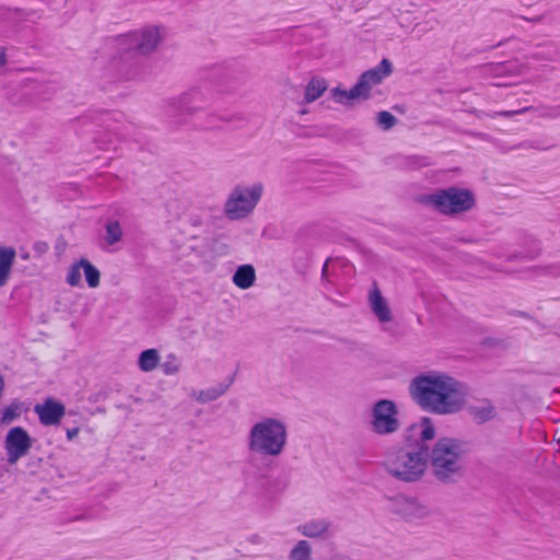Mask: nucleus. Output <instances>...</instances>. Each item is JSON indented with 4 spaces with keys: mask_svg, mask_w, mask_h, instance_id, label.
<instances>
[{
    "mask_svg": "<svg viewBox=\"0 0 560 560\" xmlns=\"http://www.w3.org/2000/svg\"><path fill=\"white\" fill-rule=\"evenodd\" d=\"M408 393L415 405L429 415L453 416L468 407V386L444 370L417 373L409 382Z\"/></svg>",
    "mask_w": 560,
    "mask_h": 560,
    "instance_id": "1",
    "label": "nucleus"
},
{
    "mask_svg": "<svg viewBox=\"0 0 560 560\" xmlns=\"http://www.w3.org/2000/svg\"><path fill=\"white\" fill-rule=\"evenodd\" d=\"M468 448L464 441L452 438H439L428 448V468L441 485L458 483L467 475Z\"/></svg>",
    "mask_w": 560,
    "mask_h": 560,
    "instance_id": "2",
    "label": "nucleus"
},
{
    "mask_svg": "<svg viewBox=\"0 0 560 560\" xmlns=\"http://www.w3.org/2000/svg\"><path fill=\"white\" fill-rule=\"evenodd\" d=\"M287 442V425L277 418H261L250 427L247 435L249 452L260 457H279Z\"/></svg>",
    "mask_w": 560,
    "mask_h": 560,
    "instance_id": "3",
    "label": "nucleus"
},
{
    "mask_svg": "<svg viewBox=\"0 0 560 560\" xmlns=\"http://www.w3.org/2000/svg\"><path fill=\"white\" fill-rule=\"evenodd\" d=\"M384 466L386 471L397 480L419 481L428 470V447L422 444H410L398 448L388 454Z\"/></svg>",
    "mask_w": 560,
    "mask_h": 560,
    "instance_id": "4",
    "label": "nucleus"
},
{
    "mask_svg": "<svg viewBox=\"0 0 560 560\" xmlns=\"http://www.w3.org/2000/svg\"><path fill=\"white\" fill-rule=\"evenodd\" d=\"M259 182L238 183L226 195L222 213L232 222L244 221L253 215L264 196Z\"/></svg>",
    "mask_w": 560,
    "mask_h": 560,
    "instance_id": "5",
    "label": "nucleus"
},
{
    "mask_svg": "<svg viewBox=\"0 0 560 560\" xmlns=\"http://www.w3.org/2000/svg\"><path fill=\"white\" fill-rule=\"evenodd\" d=\"M418 201L444 215H458L475 206L474 194L464 188L448 187L419 197Z\"/></svg>",
    "mask_w": 560,
    "mask_h": 560,
    "instance_id": "6",
    "label": "nucleus"
},
{
    "mask_svg": "<svg viewBox=\"0 0 560 560\" xmlns=\"http://www.w3.org/2000/svg\"><path fill=\"white\" fill-rule=\"evenodd\" d=\"M120 46L140 57H150L158 51L164 40V30L159 25H148L140 30L120 34Z\"/></svg>",
    "mask_w": 560,
    "mask_h": 560,
    "instance_id": "7",
    "label": "nucleus"
},
{
    "mask_svg": "<svg viewBox=\"0 0 560 560\" xmlns=\"http://www.w3.org/2000/svg\"><path fill=\"white\" fill-rule=\"evenodd\" d=\"M369 425L376 435H392L400 428L398 408L393 400L382 399L371 409Z\"/></svg>",
    "mask_w": 560,
    "mask_h": 560,
    "instance_id": "8",
    "label": "nucleus"
},
{
    "mask_svg": "<svg viewBox=\"0 0 560 560\" xmlns=\"http://www.w3.org/2000/svg\"><path fill=\"white\" fill-rule=\"evenodd\" d=\"M393 70L392 61L384 58L376 67L361 73L357 83L353 85L360 101L370 100L373 88L380 85L393 73Z\"/></svg>",
    "mask_w": 560,
    "mask_h": 560,
    "instance_id": "9",
    "label": "nucleus"
},
{
    "mask_svg": "<svg viewBox=\"0 0 560 560\" xmlns=\"http://www.w3.org/2000/svg\"><path fill=\"white\" fill-rule=\"evenodd\" d=\"M101 277L96 266L89 259L81 258L69 267L66 281L71 287H82L84 280L88 288L95 290L101 285Z\"/></svg>",
    "mask_w": 560,
    "mask_h": 560,
    "instance_id": "10",
    "label": "nucleus"
},
{
    "mask_svg": "<svg viewBox=\"0 0 560 560\" xmlns=\"http://www.w3.org/2000/svg\"><path fill=\"white\" fill-rule=\"evenodd\" d=\"M31 447L32 439L23 428L16 427L9 431L5 438V448L10 464H15L21 457L25 456Z\"/></svg>",
    "mask_w": 560,
    "mask_h": 560,
    "instance_id": "11",
    "label": "nucleus"
},
{
    "mask_svg": "<svg viewBox=\"0 0 560 560\" xmlns=\"http://www.w3.org/2000/svg\"><path fill=\"white\" fill-rule=\"evenodd\" d=\"M368 304L371 313L381 324H389L394 320V312L389 301L376 284L368 293Z\"/></svg>",
    "mask_w": 560,
    "mask_h": 560,
    "instance_id": "12",
    "label": "nucleus"
},
{
    "mask_svg": "<svg viewBox=\"0 0 560 560\" xmlns=\"http://www.w3.org/2000/svg\"><path fill=\"white\" fill-rule=\"evenodd\" d=\"M257 282L256 268L250 264H243L236 267L232 283L240 290L247 291L255 287Z\"/></svg>",
    "mask_w": 560,
    "mask_h": 560,
    "instance_id": "13",
    "label": "nucleus"
},
{
    "mask_svg": "<svg viewBox=\"0 0 560 560\" xmlns=\"http://www.w3.org/2000/svg\"><path fill=\"white\" fill-rule=\"evenodd\" d=\"M35 411L38 413L40 421L45 425L57 424L65 415L63 406L52 400H47L43 405H37L35 407Z\"/></svg>",
    "mask_w": 560,
    "mask_h": 560,
    "instance_id": "14",
    "label": "nucleus"
},
{
    "mask_svg": "<svg viewBox=\"0 0 560 560\" xmlns=\"http://www.w3.org/2000/svg\"><path fill=\"white\" fill-rule=\"evenodd\" d=\"M15 259L16 252L14 248L7 246L0 247V288L9 282Z\"/></svg>",
    "mask_w": 560,
    "mask_h": 560,
    "instance_id": "15",
    "label": "nucleus"
},
{
    "mask_svg": "<svg viewBox=\"0 0 560 560\" xmlns=\"http://www.w3.org/2000/svg\"><path fill=\"white\" fill-rule=\"evenodd\" d=\"M330 524L326 518H312L299 526V532L308 538H323L327 535Z\"/></svg>",
    "mask_w": 560,
    "mask_h": 560,
    "instance_id": "16",
    "label": "nucleus"
},
{
    "mask_svg": "<svg viewBox=\"0 0 560 560\" xmlns=\"http://www.w3.org/2000/svg\"><path fill=\"white\" fill-rule=\"evenodd\" d=\"M465 410H469L470 415L475 418L479 423L487 422L494 418L495 408L494 406L488 401H479L477 404H470V397L468 396V407Z\"/></svg>",
    "mask_w": 560,
    "mask_h": 560,
    "instance_id": "17",
    "label": "nucleus"
},
{
    "mask_svg": "<svg viewBox=\"0 0 560 560\" xmlns=\"http://www.w3.org/2000/svg\"><path fill=\"white\" fill-rule=\"evenodd\" d=\"M226 390L228 386L224 385L211 386L203 389H194L191 392V397L197 402L205 405L219 399Z\"/></svg>",
    "mask_w": 560,
    "mask_h": 560,
    "instance_id": "18",
    "label": "nucleus"
},
{
    "mask_svg": "<svg viewBox=\"0 0 560 560\" xmlns=\"http://www.w3.org/2000/svg\"><path fill=\"white\" fill-rule=\"evenodd\" d=\"M328 89V83L319 77L312 78L305 86L304 100L306 103H313L318 100Z\"/></svg>",
    "mask_w": 560,
    "mask_h": 560,
    "instance_id": "19",
    "label": "nucleus"
},
{
    "mask_svg": "<svg viewBox=\"0 0 560 560\" xmlns=\"http://www.w3.org/2000/svg\"><path fill=\"white\" fill-rule=\"evenodd\" d=\"M413 430L419 439L416 444L424 445L425 442L432 441L436 434V428L429 417H423L418 423L413 425Z\"/></svg>",
    "mask_w": 560,
    "mask_h": 560,
    "instance_id": "20",
    "label": "nucleus"
},
{
    "mask_svg": "<svg viewBox=\"0 0 560 560\" xmlns=\"http://www.w3.org/2000/svg\"><path fill=\"white\" fill-rule=\"evenodd\" d=\"M161 362L160 352L156 349H147L139 354L138 366L142 372L154 371Z\"/></svg>",
    "mask_w": 560,
    "mask_h": 560,
    "instance_id": "21",
    "label": "nucleus"
},
{
    "mask_svg": "<svg viewBox=\"0 0 560 560\" xmlns=\"http://www.w3.org/2000/svg\"><path fill=\"white\" fill-rule=\"evenodd\" d=\"M332 100L338 104H350L354 101H360L354 86L350 90H345L340 86H336L330 91Z\"/></svg>",
    "mask_w": 560,
    "mask_h": 560,
    "instance_id": "22",
    "label": "nucleus"
},
{
    "mask_svg": "<svg viewBox=\"0 0 560 560\" xmlns=\"http://www.w3.org/2000/svg\"><path fill=\"white\" fill-rule=\"evenodd\" d=\"M289 560H312V546L306 540H299L290 550Z\"/></svg>",
    "mask_w": 560,
    "mask_h": 560,
    "instance_id": "23",
    "label": "nucleus"
},
{
    "mask_svg": "<svg viewBox=\"0 0 560 560\" xmlns=\"http://www.w3.org/2000/svg\"><path fill=\"white\" fill-rule=\"evenodd\" d=\"M105 242L108 245H114L121 241L122 229L118 221H108L105 225Z\"/></svg>",
    "mask_w": 560,
    "mask_h": 560,
    "instance_id": "24",
    "label": "nucleus"
},
{
    "mask_svg": "<svg viewBox=\"0 0 560 560\" xmlns=\"http://www.w3.org/2000/svg\"><path fill=\"white\" fill-rule=\"evenodd\" d=\"M377 124L384 129L388 130L397 124V118L389 112L382 110L376 115Z\"/></svg>",
    "mask_w": 560,
    "mask_h": 560,
    "instance_id": "25",
    "label": "nucleus"
},
{
    "mask_svg": "<svg viewBox=\"0 0 560 560\" xmlns=\"http://www.w3.org/2000/svg\"><path fill=\"white\" fill-rule=\"evenodd\" d=\"M21 407L19 404H12L2 410V422L10 423L20 416Z\"/></svg>",
    "mask_w": 560,
    "mask_h": 560,
    "instance_id": "26",
    "label": "nucleus"
},
{
    "mask_svg": "<svg viewBox=\"0 0 560 560\" xmlns=\"http://www.w3.org/2000/svg\"><path fill=\"white\" fill-rule=\"evenodd\" d=\"M164 369L167 374H175L179 371V365L176 363L167 362L164 364Z\"/></svg>",
    "mask_w": 560,
    "mask_h": 560,
    "instance_id": "27",
    "label": "nucleus"
},
{
    "mask_svg": "<svg viewBox=\"0 0 560 560\" xmlns=\"http://www.w3.org/2000/svg\"><path fill=\"white\" fill-rule=\"evenodd\" d=\"M8 63V56H7V49L1 48L0 49V70L3 69Z\"/></svg>",
    "mask_w": 560,
    "mask_h": 560,
    "instance_id": "28",
    "label": "nucleus"
},
{
    "mask_svg": "<svg viewBox=\"0 0 560 560\" xmlns=\"http://www.w3.org/2000/svg\"><path fill=\"white\" fill-rule=\"evenodd\" d=\"M78 434H79V429L78 428H74V429H71V430L67 431V436H68L69 440L74 439Z\"/></svg>",
    "mask_w": 560,
    "mask_h": 560,
    "instance_id": "29",
    "label": "nucleus"
}]
</instances>
